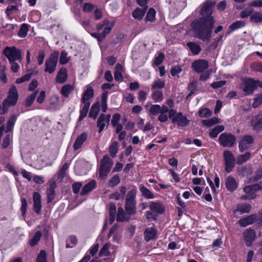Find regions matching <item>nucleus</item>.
<instances>
[{
	"instance_id": "4c0bfd02",
	"label": "nucleus",
	"mask_w": 262,
	"mask_h": 262,
	"mask_svg": "<svg viewBox=\"0 0 262 262\" xmlns=\"http://www.w3.org/2000/svg\"><path fill=\"white\" fill-rule=\"evenodd\" d=\"M74 91V88L70 84L63 85L61 90V94L65 97H68L70 93Z\"/></svg>"
},
{
	"instance_id": "bf43d9fd",
	"label": "nucleus",
	"mask_w": 262,
	"mask_h": 262,
	"mask_svg": "<svg viewBox=\"0 0 262 262\" xmlns=\"http://www.w3.org/2000/svg\"><path fill=\"white\" fill-rule=\"evenodd\" d=\"M47 254L45 250H41L38 254L36 261L37 262H47Z\"/></svg>"
},
{
	"instance_id": "39448f33",
	"label": "nucleus",
	"mask_w": 262,
	"mask_h": 262,
	"mask_svg": "<svg viewBox=\"0 0 262 262\" xmlns=\"http://www.w3.org/2000/svg\"><path fill=\"white\" fill-rule=\"evenodd\" d=\"M112 160L107 156H103L101 160L99 168V176L101 179H105L110 172L113 166Z\"/></svg>"
},
{
	"instance_id": "1a4fd4ad",
	"label": "nucleus",
	"mask_w": 262,
	"mask_h": 262,
	"mask_svg": "<svg viewBox=\"0 0 262 262\" xmlns=\"http://www.w3.org/2000/svg\"><path fill=\"white\" fill-rule=\"evenodd\" d=\"M219 142L224 147H231L235 142V136L231 134L222 133L219 137Z\"/></svg>"
},
{
	"instance_id": "f257e3e1",
	"label": "nucleus",
	"mask_w": 262,
	"mask_h": 262,
	"mask_svg": "<svg viewBox=\"0 0 262 262\" xmlns=\"http://www.w3.org/2000/svg\"><path fill=\"white\" fill-rule=\"evenodd\" d=\"M215 2L206 1L202 5L200 12L202 16L199 19H194L190 25L194 36L203 41H209L211 37V33L215 20L212 16V8Z\"/></svg>"
},
{
	"instance_id": "ddd939ff",
	"label": "nucleus",
	"mask_w": 262,
	"mask_h": 262,
	"mask_svg": "<svg viewBox=\"0 0 262 262\" xmlns=\"http://www.w3.org/2000/svg\"><path fill=\"white\" fill-rule=\"evenodd\" d=\"M192 67L196 73H201L208 68V62L204 59L196 60L192 63Z\"/></svg>"
},
{
	"instance_id": "5fc2aeb1",
	"label": "nucleus",
	"mask_w": 262,
	"mask_h": 262,
	"mask_svg": "<svg viewBox=\"0 0 262 262\" xmlns=\"http://www.w3.org/2000/svg\"><path fill=\"white\" fill-rule=\"evenodd\" d=\"M77 243V239L75 236L72 235L69 238V239L67 241L66 247L72 248L74 246L76 245Z\"/></svg>"
},
{
	"instance_id": "774afa93",
	"label": "nucleus",
	"mask_w": 262,
	"mask_h": 262,
	"mask_svg": "<svg viewBox=\"0 0 262 262\" xmlns=\"http://www.w3.org/2000/svg\"><path fill=\"white\" fill-rule=\"evenodd\" d=\"M45 57V52L43 50H40L39 51L38 55L37 57V61L39 66L43 63V59Z\"/></svg>"
},
{
	"instance_id": "dca6fc26",
	"label": "nucleus",
	"mask_w": 262,
	"mask_h": 262,
	"mask_svg": "<svg viewBox=\"0 0 262 262\" xmlns=\"http://www.w3.org/2000/svg\"><path fill=\"white\" fill-rule=\"evenodd\" d=\"M251 125L255 130H259L262 128V114L254 116L251 121Z\"/></svg>"
},
{
	"instance_id": "603ef678",
	"label": "nucleus",
	"mask_w": 262,
	"mask_h": 262,
	"mask_svg": "<svg viewBox=\"0 0 262 262\" xmlns=\"http://www.w3.org/2000/svg\"><path fill=\"white\" fill-rule=\"evenodd\" d=\"M112 26L113 28V25H110V22L108 19H104L102 23H99L96 25V29L98 31H100L103 28H104L106 27H111Z\"/></svg>"
},
{
	"instance_id": "393cba45",
	"label": "nucleus",
	"mask_w": 262,
	"mask_h": 262,
	"mask_svg": "<svg viewBox=\"0 0 262 262\" xmlns=\"http://www.w3.org/2000/svg\"><path fill=\"white\" fill-rule=\"evenodd\" d=\"M67 71L66 68H61L58 72L56 80L60 83H64L67 79Z\"/></svg>"
},
{
	"instance_id": "9d476101",
	"label": "nucleus",
	"mask_w": 262,
	"mask_h": 262,
	"mask_svg": "<svg viewBox=\"0 0 262 262\" xmlns=\"http://www.w3.org/2000/svg\"><path fill=\"white\" fill-rule=\"evenodd\" d=\"M243 90L246 95L253 94L257 88L256 80L252 78L245 79L243 81Z\"/></svg>"
},
{
	"instance_id": "79ce46f5",
	"label": "nucleus",
	"mask_w": 262,
	"mask_h": 262,
	"mask_svg": "<svg viewBox=\"0 0 262 262\" xmlns=\"http://www.w3.org/2000/svg\"><path fill=\"white\" fill-rule=\"evenodd\" d=\"M250 157L251 154L249 152H247L245 154L239 155L237 158V163L239 165L242 164L249 159Z\"/></svg>"
},
{
	"instance_id": "72a5a7b5",
	"label": "nucleus",
	"mask_w": 262,
	"mask_h": 262,
	"mask_svg": "<svg viewBox=\"0 0 262 262\" xmlns=\"http://www.w3.org/2000/svg\"><path fill=\"white\" fill-rule=\"evenodd\" d=\"M225 127L223 125H217L211 129L209 132V136L212 138L217 137L218 134L223 131Z\"/></svg>"
},
{
	"instance_id": "6e6d98bb",
	"label": "nucleus",
	"mask_w": 262,
	"mask_h": 262,
	"mask_svg": "<svg viewBox=\"0 0 262 262\" xmlns=\"http://www.w3.org/2000/svg\"><path fill=\"white\" fill-rule=\"evenodd\" d=\"M251 206L249 204H243L237 208V210L241 213H248L250 211Z\"/></svg>"
},
{
	"instance_id": "09e8293b",
	"label": "nucleus",
	"mask_w": 262,
	"mask_h": 262,
	"mask_svg": "<svg viewBox=\"0 0 262 262\" xmlns=\"http://www.w3.org/2000/svg\"><path fill=\"white\" fill-rule=\"evenodd\" d=\"M37 94V91H35L31 95H29L27 98H26V101H25V106L27 107L30 106L33 102L34 101L35 98L36 97V95Z\"/></svg>"
},
{
	"instance_id": "680f3d73",
	"label": "nucleus",
	"mask_w": 262,
	"mask_h": 262,
	"mask_svg": "<svg viewBox=\"0 0 262 262\" xmlns=\"http://www.w3.org/2000/svg\"><path fill=\"white\" fill-rule=\"evenodd\" d=\"M251 67L252 70L259 72H262V62H255L251 64Z\"/></svg>"
},
{
	"instance_id": "5701e85b",
	"label": "nucleus",
	"mask_w": 262,
	"mask_h": 262,
	"mask_svg": "<svg viewBox=\"0 0 262 262\" xmlns=\"http://www.w3.org/2000/svg\"><path fill=\"white\" fill-rule=\"evenodd\" d=\"M157 231L154 228H147L144 232L145 239L146 241H149L151 239L155 238L156 236Z\"/></svg>"
},
{
	"instance_id": "2f4dec72",
	"label": "nucleus",
	"mask_w": 262,
	"mask_h": 262,
	"mask_svg": "<svg viewBox=\"0 0 262 262\" xmlns=\"http://www.w3.org/2000/svg\"><path fill=\"white\" fill-rule=\"evenodd\" d=\"M42 236V233L40 231H37L33 237L30 239L29 243L31 247H34L37 244Z\"/></svg>"
},
{
	"instance_id": "49530a36",
	"label": "nucleus",
	"mask_w": 262,
	"mask_h": 262,
	"mask_svg": "<svg viewBox=\"0 0 262 262\" xmlns=\"http://www.w3.org/2000/svg\"><path fill=\"white\" fill-rule=\"evenodd\" d=\"M199 115L200 117H209L211 116L212 112L207 108H201L199 111Z\"/></svg>"
},
{
	"instance_id": "c03bdc74",
	"label": "nucleus",
	"mask_w": 262,
	"mask_h": 262,
	"mask_svg": "<svg viewBox=\"0 0 262 262\" xmlns=\"http://www.w3.org/2000/svg\"><path fill=\"white\" fill-rule=\"evenodd\" d=\"M118 142L117 141H114L112 143V144L109 147V152L110 155L114 158L116 157V154L118 152Z\"/></svg>"
},
{
	"instance_id": "a19ab883",
	"label": "nucleus",
	"mask_w": 262,
	"mask_h": 262,
	"mask_svg": "<svg viewBox=\"0 0 262 262\" xmlns=\"http://www.w3.org/2000/svg\"><path fill=\"white\" fill-rule=\"evenodd\" d=\"M245 26L244 21L238 20L232 23L229 28L230 29V32L233 31L238 29L241 28Z\"/></svg>"
},
{
	"instance_id": "a211bd4d",
	"label": "nucleus",
	"mask_w": 262,
	"mask_h": 262,
	"mask_svg": "<svg viewBox=\"0 0 262 262\" xmlns=\"http://www.w3.org/2000/svg\"><path fill=\"white\" fill-rule=\"evenodd\" d=\"M258 220L257 216L255 214H252L247 217L240 219L238 223L242 227H246L248 225L253 223Z\"/></svg>"
},
{
	"instance_id": "4be33fe9",
	"label": "nucleus",
	"mask_w": 262,
	"mask_h": 262,
	"mask_svg": "<svg viewBox=\"0 0 262 262\" xmlns=\"http://www.w3.org/2000/svg\"><path fill=\"white\" fill-rule=\"evenodd\" d=\"M96 185L97 183L96 181L92 180L84 186L82 188V191H81L80 194L81 195H85L87 194L89 192H91L96 188Z\"/></svg>"
},
{
	"instance_id": "f8f14e48",
	"label": "nucleus",
	"mask_w": 262,
	"mask_h": 262,
	"mask_svg": "<svg viewBox=\"0 0 262 262\" xmlns=\"http://www.w3.org/2000/svg\"><path fill=\"white\" fill-rule=\"evenodd\" d=\"M243 235L246 245L247 247L252 246L256 236L255 231L251 228L247 229L243 232Z\"/></svg>"
},
{
	"instance_id": "4d7b16f0",
	"label": "nucleus",
	"mask_w": 262,
	"mask_h": 262,
	"mask_svg": "<svg viewBox=\"0 0 262 262\" xmlns=\"http://www.w3.org/2000/svg\"><path fill=\"white\" fill-rule=\"evenodd\" d=\"M161 110V106L159 105L154 104L150 106L149 111L152 115L156 116L160 113Z\"/></svg>"
},
{
	"instance_id": "f3484780",
	"label": "nucleus",
	"mask_w": 262,
	"mask_h": 262,
	"mask_svg": "<svg viewBox=\"0 0 262 262\" xmlns=\"http://www.w3.org/2000/svg\"><path fill=\"white\" fill-rule=\"evenodd\" d=\"M87 137L88 135L85 133H83L80 135L78 136L73 144V147L74 149L77 150L79 149L86 141Z\"/></svg>"
},
{
	"instance_id": "4468645a",
	"label": "nucleus",
	"mask_w": 262,
	"mask_h": 262,
	"mask_svg": "<svg viewBox=\"0 0 262 262\" xmlns=\"http://www.w3.org/2000/svg\"><path fill=\"white\" fill-rule=\"evenodd\" d=\"M254 140L251 136L246 135L243 137L239 142L238 147L241 152L247 150L250 147V145L253 143Z\"/></svg>"
},
{
	"instance_id": "37998d69",
	"label": "nucleus",
	"mask_w": 262,
	"mask_h": 262,
	"mask_svg": "<svg viewBox=\"0 0 262 262\" xmlns=\"http://www.w3.org/2000/svg\"><path fill=\"white\" fill-rule=\"evenodd\" d=\"M155 15H156V11L153 8H150L146 14V16L145 18V21H149L150 22H153L155 20Z\"/></svg>"
},
{
	"instance_id": "de8ad7c7",
	"label": "nucleus",
	"mask_w": 262,
	"mask_h": 262,
	"mask_svg": "<svg viewBox=\"0 0 262 262\" xmlns=\"http://www.w3.org/2000/svg\"><path fill=\"white\" fill-rule=\"evenodd\" d=\"M151 97L156 102H161L163 99V93L160 91H155L151 94Z\"/></svg>"
},
{
	"instance_id": "c756f323",
	"label": "nucleus",
	"mask_w": 262,
	"mask_h": 262,
	"mask_svg": "<svg viewBox=\"0 0 262 262\" xmlns=\"http://www.w3.org/2000/svg\"><path fill=\"white\" fill-rule=\"evenodd\" d=\"M116 219L118 222H125L129 220V217H126L124 210L121 207H119L118 209Z\"/></svg>"
},
{
	"instance_id": "8fccbe9b",
	"label": "nucleus",
	"mask_w": 262,
	"mask_h": 262,
	"mask_svg": "<svg viewBox=\"0 0 262 262\" xmlns=\"http://www.w3.org/2000/svg\"><path fill=\"white\" fill-rule=\"evenodd\" d=\"M165 86V82L164 80H158L153 82L151 85L152 90L161 89Z\"/></svg>"
},
{
	"instance_id": "6e6552de",
	"label": "nucleus",
	"mask_w": 262,
	"mask_h": 262,
	"mask_svg": "<svg viewBox=\"0 0 262 262\" xmlns=\"http://www.w3.org/2000/svg\"><path fill=\"white\" fill-rule=\"evenodd\" d=\"M223 157L225 161V168L227 172H230L234 167L235 159L233 154L229 150L223 152Z\"/></svg>"
},
{
	"instance_id": "e433bc0d",
	"label": "nucleus",
	"mask_w": 262,
	"mask_h": 262,
	"mask_svg": "<svg viewBox=\"0 0 262 262\" xmlns=\"http://www.w3.org/2000/svg\"><path fill=\"white\" fill-rule=\"evenodd\" d=\"M29 31V26L27 24H23L18 32L17 35L21 38L25 37Z\"/></svg>"
},
{
	"instance_id": "473e14b6",
	"label": "nucleus",
	"mask_w": 262,
	"mask_h": 262,
	"mask_svg": "<svg viewBox=\"0 0 262 262\" xmlns=\"http://www.w3.org/2000/svg\"><path fill=\"white\" fill-rule=\"evenodd\" d=\"M68 167L69 164L68 163H66L59 170L58 172L57 173L58 181H61L62 180L63 178L65 177L66 172Z\"/></svg>"
},
{
	"instance_id": "9b49d317",
	"label": "nucleus",
	"mask_w": 262,
	"mask_h": 262,
	"mask_svg": "<svg viewBox=\"0 0 262 262\" xmlns=\"http://www.w3.org/2000/svg\"><path fill=\"white\" fill-rule=\"evenodd\" d=\"M111 118V115L101 114L98 118L97 126L98 127V133H101L105 127L108 126Z\"/></svg>"
},
{
	"instance_id": "2eb2a0df",
	"label": "nucleus",
	"mask_w": 262,
	"mask_h": 262,
	"mask_svg": "<svg viewBox=\"0 0 262 262\" xmlns=\"http://www.w3.org/2000/svg\"><path fill=\"white\" fill-rule=\"evenodd\" d=\"M112 29V26L111 27H106L103 29L102 33H92L91 36L97 39L99 42H102L106 37V36L110 33Z\"/></svg>"
},
{
	"instance_id": "b1692460",
	"label": "nucleus",
	"mask_w": 262,
	"mask_h": 262,
	"mask_svg": "<svg viewBox=\"0 0 262 262\" xmlns=\"http://www.w3.org/2000/svg\"><path fill=\"white\" fill-rule=\"evenodd\" d=\"M94 96V90L91 86L87 88L82 97V103L90 102L89 100Z\"/></svg>"
},
{
	"instance_id": "58836bf2",
	"label": "nucleus",
	"mask_w": 262,
	"mask_h": 262,
	"mask_svg": "<svg viewBox=\"0 0 262 262\" xmlns=\"http://www.w3.org/2000/svg\"><path fill=\"white\" fill-rule=\"evenodd\" d=\"M202 123L204 126L209 127L219 123V119L218 118L214 117L208 120H203Z\"/></svg>"
},
{
	"instance_id": "ea45409f",
	"label": "nucleus",
	"mask_w": 262,
	"mask_h": 262,
	"mask_svg": "<svg viewBox=\"0 0 262 262\" xmlns=\"http://www.w3.org/2000/svg\"><path fill=\"white\" fill-rule=\"evenodd\" d=\"M16 120V116L14 114L12 115L7 122L6 131L7 133L12 130Z\"/></svg>"
},
{
	"instance_id": "c85d7f7f",
	"label": "nucleus",
	"mask_w": 262,
	"mask_h": 262,
	"mask_svg": "<svg viewBox=\"0 0 262 262\" xmlns=\"http://www.w3.org/2000/svg\"><path fill=\"white\" fill-rule=\"evenodd\" d=\"M187 46L194 55H198L201 50L200 46L194 42H188Z\"/></svg>"
},
{
	"instance_id": "052dcab7",
	"label": "nucleus",
	"mask_w": 262,
	"mask_h": 262,
	"mask_svg": "<svg viewBox=\"0 0 262 262\" xmlns=\"http://www.w3.org/2000/svg\"><path fill=\"white\" fill-rule=\"evenodd\" d=\"M253 9L251 8H246L241 12L240 16L242 18H245L250 16L252 14Z\"/></svg>"
},
{
	"instance_id": "a878e982",
	"label": "nucleus",
	"mask_w": 262,
	"mask_h": 262,
	"mask_svg": "<svg viewBox=\"0 0 262 262\" xmlns=\"http://www.w3.org/2000/svg\"><path fill=\"white\" fill-rule=\"evenodd\" d=\"M147 7H145L144 8H143L142 9H140L139 8H136L133 12V14H132L133 16L135 19H137L139 20L142 19L145 13V12L147 10Z\"/></svg>"
},
{
	"instance_id": "20e7f679",
	"label": "nucleus",
	"mask_w": 262,
	"mask_h": 262,
	"mask_svg": "<svg viewBox=\"0 0 262 262\" xmlns=\"http://www.w3.org/2000/svg\"><path fill=\"white\" fill-rule=\"evenodd\" d=\"M169 118L171 119L173 123H177V125L180 127H185L187 126L189 121L187 117L183 115L182 113H177V111L173 109H171L169 112Z\"/></svg>"
},
{
	"instance_id": "c9c22d12",
	"label": "nucleus",
	"mask_w": 262,
	"mask_h": 262,
	"mask_svg": "<svg viewBox=\"0 0 262 262\" xmlns=\"http://www.w3.org/2000/svg\"><path fill=\"white\" fill-rule=\"evenodd\" d=\"M111 245L109 243L105 244L100 249L99 252V256H108L110 255L111 252L109 250Z\"/></svg>"
},
{
	"instance_id": "e2e57ef3",
	"label": "nucleus",
	"mask_w": 262,
	"mask_h": 262,
	"mask_svg": "<svg viewBox=\"0 0 262 262\" xmlns=\"http://www.w3.org/2000/svg\"><path fill=\"white\" fill-rule=\"evenodd\" d=\"M32 76V73H28L16 80V83H20L25 81H27L30 79Z\"/></svg>"
},
{
	"instance_id": "7ed1b4c3",
	"label": "nucleus",
	"mask_w": 262,
	"mask_h": 262,
	"mask_svg": "<svg viewBox=\"0 0 262 262\" xmlns=\"http://www.w3.org/2000/svg\"><path fill=\"white\" fill-rule=\"evenodd\" d=\"M136 189L130 190L127 193L125 201V209L127 215H132L136 213Z\"/></svg>"
},
{
	"instance_id": "0e129e2a",
	"label": "nucleus",
	"mask_w": 262,
	"mask_h": 262,
	"mask_svg": "<svg viewBox=\"0 0 262 262\" xmlns=\"http://www.w3.org/2000/svg\"><path fill=\"white\" fill-rule=\"evenodd\" d=\"M95 8L93 4L90 3H84L83 7V11L85 12H91Z\"/></svg>"
},
{
	"instance_id": "7c9ffc66",
	"label": "nucleus",
	"mask_w": 262,
	"mask_h": 262,
	"mask_svg": "<svg viewBox=\"0 0 262 262\" xmlns=\"http://www.w3.org/2000/svg\"><path fill=\"white\" fill-rule=\"evenodd\" d=\"M250 20L252 23L259 24L262 22V14L255 12L250 15Z\"/></svg>"
},
{
	"instance_id": "338daca9",
	"label": "nucleus",
	"mask_w": 262,
	"mask_h": 262,
	"mask_svg": "<svg viewBox=\"0 0 262 262\" xmlns=\"http://www.w3.org/2000/svg\"><path fill=\"white\" fill-rule=\"evenodd\" d=\"M120 119V115L118 113H116L113 116L111 120V123L114 127H116V126L118 124V122Z\"/></svg>"
},
{
	"instance_id": "0eeeda50",
	"label": "nucleus",
	"mask_w": 262,
	"mask_h": 262,
	"mask_svg": "<svg viewBox=\"0 0 262 262\" xmlns=\"http://www.w3.org/2000/svg\"><path fill=\"white\" fill-rule=\"evenodd\" d=\"M3 53L9 60V62L15 61L21 59V52L15 47H6L3 51Z\"/></svg>"
},
{
	"instance_id": "f704fd0d",
	"label": "nucleus",
	"mask_w": 262,
	"mask_h": 262,
	"mask_svg": "<svg viewBox=\"0 0 262 262\" xmlns=\"http://www.w3.org/2000/svg\"><path fill=\"white\" fill-rule=\"evenodd\" d=\"M82 103L83 104V106L82 109L80 110V114L79 117L78 121H81L84 118H85L86 116L90 105V102H85Z\"/></svg>"
},
{
	"instance_id": "13d9d810",
	"label": "nucleus",
	"mask_w": 262,
	"mask_h": 262,
	"mask_svg": "<svg viewBox=\"0 0 262 262\" xmlns=\"http://www.w3.org/2000/svg\"><path fill=\"white\" fill-rule=\"evenodd\" d=\"M262 103V93L257 94L256 97L254 99L253 107L256 108L258 107Z\"/></svg>"
},
{
	"instance_id": "6ab92c4d",
	"label": "nucleus",
	"mask_w": 262,
	"mask_h": 262,
	"mask_svg": "<svg viewBox=\"0 0 262 262\" xmlns=\"http://www.w3.org/2000/svg\"><path fill=\"white\" fill-rule=\"evenodd\" d=\"M34 210L38 214L41 209V196L38 192H35L33 194Z\"/></svg>"
},
{
	"instance_id": "423d86ee",
	"label": "nucleus",
	"mask_w": 262,
	"mask_h": 262,
	"mask_svg": "<svg viewBox=\"0 0 262 262\" xmlns=\"http://www.w3.org/2000/svg\"><path fill=\"white\" fill-rule=\"evenodd\" d=\"M59 53L55 52L51 54L50 57L46 60L45 71L50 74L53 73L56 70Z\"/></svg>"
},
{
	"instance_id": "bb28decb",
	"label": "nucleus",
	"mask_w": 262,
	"mask_h": 262,
	"mask_svg": "<svg viewBox=\"0 0 262 262\" xmlns=\"http://www.w3.org/2000/svg\"><path fill=\"white\" fill-rule=\"evenodd\" d=\"M140 190L142 196L147 199H151L155 198L154 193L144 185L140 186Z\"/></svg>"
},
{
	"instance_id": "aec40b11",
	"label": "nucleus",
	"mask_w": 262,
	"mask_h": 262,
	"mask_svg": "<svg viewBox=\"0 0 262 262\" xmlns=\"http://www.w3.org/2000/svg\"><path fill=\"white\" fill-rule=\"evenodd\" d=\"M150 209L158 214H162L164 212L165 208L164 206L159 202H151L149 205Z\"/></svg>"
},
{
	"instance_id": "864d4df0",
	"label": "nucleus",
	"mask_w": 262,
	"mask_h": 262,
	"mask_svg": "<svg viewBox=\"0 0 262 262\" xmlns=\"http://www.w3.org/2000/svg\"><path fill=\"white\" fill-rule=\"evenodd\" d=\"M69 60L70 58L68 57L67 52L64 50L62 51L59 59L60 63L61 64H65L69 62Z\"/></svg>"
},
{
	"instance_id": "cd10ccee",
	"label": "nucleus",
	"mask_w": 262,
	"mask_h": 262,
	"mask_svg": "<svg viewBox=\"0 0 262 262\" xmlns=\"http://www.w3.org/2000/svg\"><path fill=\"white\" fill-rule=\"evenodd\" d=\"M99 102H96L92 105L90 112L89 113V117L92 118L94 119H95L99 112Z\"/></svg>"
},
{
	"instance_id": "69168bd1",
	"label": "nucleus",
	"mask_w": 262,
	"mask_h": 262,
	"mask_svg": "<svg viewBox=\"0 0 262 262\" xmlns=\"http://www.w3.org/2000/svg\"><path fill=\"white\" fill-rule=\"evenodd\" d=\"M21 211L23 216H25L26 210L27 209V202L26 199L23 198L21 200Z\"/></svg>"
},
{
	"instance_id": "3c124183",
	"label": "nucleus",
	"mask_w": 262,
	"mask_h": 262,
	"mask_svg": "<svg viewBox=\"0 0 262 262\" xmlns=\"http://www.w3.org/2000/svg\"><path fill=\"white\" fill-rule=\"evenodd\" d=\"M120 182V179L118 174L114 175L108 182L109 186L114 187L117 186Z\"/></svg>"
},
{
	"instance_id": "f03ea898",
	"label": "nucleus",
	"mask_w": 262,
	"mask_h": 262,
	"mask_svg": "<svg viewBox=\"0 0 262 262\" xmlns=\"http://www.w3.org/2000/svg\"><path fill=\"white\" fill-rule=\"evenodd\" d=\"M18 93L16 87L14 85H11L8 93V96L0 105V114H5L10 106H14L18 100Z\"/></svg>"
},
{
	"instance_id": "a18cd8bd",
	"label": "nucleus",
	"mask_w": 262,
	"mask_h": 262,
	"mask_svg": "<svg viewBox=\"0 0 262 262\" xmlns=\"http://www.w3.org/2000/svg\"><path fill=\"white\" fill-rule=\"evenodd\" d=\"M197 81L193 80L188 85V89L190 91V93L188 94L187 97H189L193 94L197 90L196 87Z\"/></svg>"
},
{
	"instance_id": "412c9836",
	"label": "nucleus",
	"mask_w": 262,
	"mask_h": 262,
	"mask_svg": "<svg viewBox=\"0 0 262 262\" xmlns=\"http://www.w3.org/2000/svg\"><path fill=\"white\" fill-rule=\"evenodd\" d=\"M226 185L227 189L232 192L237 187V183L233 177L228 176L226 180Z\"/></svg>"
}]
</instances>
